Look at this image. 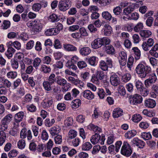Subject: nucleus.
I'll return each instance as SVG.
<instances>
[{
	"mask_svg": "<svg viewBox=\"0 0 158 158\" xmlns=\"http://www.w3.org/2000/svg\"><path fill=\"white\" fill-rule=\"evenodd\" d=\"M136 73L141 78H145L149 75L152 73L151 68L148 66H145L142 64H139L135 69Z\"/></svg>",
	"mask_w": 158,
	"mask_h": 158,
	"instance_id": "f257e3e1",
	"label": "nucleus"
},
{
	"mask_svg": "<svg viewBox=\"0 0 158 158\" xmlns=\"http://www.w3.org/2000/svg\"><path fill=\"white\" fill-rule=\"evenodd\" d=\"M110 42V39L107 37L97 38L91 43V46L92 48L96 49L100 48L102 45L109 44Z\"/></svg>",
	"mask_w": 158,
	"mask_h": 158,
	"instance_id": "f03ea898",
	"label": "nucleus"
},
{
	"mask_svg": "<svg viewBox=\"0 0 158 158\" xmlns=\"http://www.w3.org/2000/svg\"><path fill=\"white\" fill-rule=\"evenodd\" d=\"M88 127L96 133L94 135H93L90 139L91 142L93 144H95L99 143L101 136L98 133V132H101V129L98 126H96L93 124H90L88 126Z\"/></svg>",
	"mask_w": 158,
	"mask_h": 158,
	"instance_id": "7ed1b4c3",
	"label": "nucleus"
},
{
	"mask_svg": "<svg viewBox=\"0 0 158 158\" xmlns=\"http://www.w3.org/2000/svg\"><path fill=\"white\" fill-rule=\"evenodd\" d=\"M71 5V0H61L59 2L58 7L60 10L64 12L69 9Z\"/></svg>",
	"mask_w": 158,
	"mask_h": 158,
	"instance_id": "20e7f679",
	"label": "nucleus"
},
{
	"mask_svg": "<svg viewBox=\"0 0 158 158\" xmlns=\"http://www.w3.org/2000/svg\"><path fill=\"white\" fill-rule=\"evenodd\" d=\"M131 147L127 142H124L121 150V153L127 157L129 156L132 153Z\"/></svg>",
	"mask_w": 158,
	"mask_h": 158,
	"instance_id": "39448f33",
	"label": "nucleus"
},
{
	"mask_svg": "<svg viewBox=\"0 0 158 158\" xmlns=\"http://www.w3.org/2000/svg\"><path fill=\"white\" fill-rule=\"evenodd\" d=\"M143 101V98L139 94H136L133 96L131 98L130 103L131 104L136 105L138 104L141 103Z\"/></svg>",
	"mask_w": 158,
	"mask_h": 158,
	"instance_id": "423d86ee",
	"label": "nucleus"
},
{
	"mask_svg": "<svg viewBox=\"0 0 158 158\" xmlns=\"http://www.w3.org/2000/svg\"><path fill=\"white\" fill-rule=\"evenodd\" d=\"M118 58L119 62L120 65L124 66L126 65L127 62V56L126 52L121 51L119 53Z\"/></svg>",
	"mask_w": 158,
	"mask_h": 158,
	"instance_id": "0eeeda50",
	"label": "nucleus"
},
{
	"mask_svg": "<svg viewBox=\"0 0 158 158\" xmlns=\"http://www.w3.org/2000/svg\"><path fill=\"white\" fill-rule=\"evenodd\" d=\"M24 116V113L23 111H20L16 114L14 117V124L18 125L19 122L22 120Z\"/></svg>",
	"mask_w": 158,
	"mask_h": 158,
	"instance_id": "6e6552de",
	"label": "nucleus"
},
{
	"mask_svg": "<svg viewBox=\"0 0 158 158\" xmlns=\"http://www.w3.org/2000/svg\"><path fill=\"white\" fill-rule=\"evenodd\" d=\"M110 81L112 85L115 86L119 85L120 79L117 75L113 74L110 77Z\"/></svg>",
	"mask_w": 158,
	"mask_h": 158,
	"instance_id": "1a4fd4ad",
	"label": "nucleus"
},
{
	"mask_svg": "<svg viewBox=\"0 0 158 158\" xmlns=\"http://www.w3.org/2000/svg\"><path fill=\"white\" fill-rule=\"evenodd\" d=\"M105 45L103 49L107 54L111 55L115 54V50L113 46L109 44Z\"/></svg>",
	"mask_w": 158,
	"mask_h": 158,
	"instance_id": "9d476101",
	"label": "nucleus"
},
{
	"mask_svg": "<svg viewBox=\"0 0 158 158\" xmlns=\"http://www.w3.org/2000/svg\"><path fill=\"white\" fill-rule=\"evenodd\" d=\"M34 31L35 32H39L40 31L42 27V24L40 20L35 19L33 21Z\"/></svg>",
	"mask_w": 158,
	"mask_h": 158,
	"instance_id": "9b49d317",
	"label": "nucleus"
},
{
	"mask_svg": "<svg viewBox=\"0 0 158 158\" xmlns=\"http://www.w3.org/2000/svg\"><path fill=\"white\" fill-rule=\"evenodd\" d=\"M144 105L147 107L152 108L156 106V102L154 100L149 99L145 101Z\"/></svg>",
	"mask_w": 158,
	"mask_h": 158,
	"instance_id": "f8f14e48",
	"label": "nucleus"
},
{
	"mask_svg": "<svg viewBox=\"0 0 158 158\" xmlns=\"http://www.w3.org/2000/svg\"><path fill=\"white\" fill-rule=\"evenodd\" d=\"M60 128L58 126L51 127L50 130V133L52 136L58 135L61 131Z\"/></svg>",
	"mask_w": 158,
	"mask_h": 158,
	"instance_id": "ddd939ff",
	"label": "nucleus"
},
{
	"mask_svg": "<svg viewBox=\"0 0 158 158\" xmlns=\"http://www.w3.org/2000/svg\"><path fill=\"white\" fill-rule=\"evenodd\" d=\"M133 143L138 148H143L145 145V143L143 141L139 139L136 138L133 139Z\"/></svg>",
	"mask_w": 158,
	"mask_h": 158,
	"instance_id": "4468645a",
	"label": "nucleus"
},
{
	"mask_svg": "<svg viewBox=\"0 0 158 158\" xmlns=\"http://www.w3.org/2000/svg\"><path fill=\"white\" fill-rule=\"evenodd\" d=\"M83 96L85 98L91 100L94 98V94L89 90H86L83 92Z\"/></svg>",
	"mask_w": 158,
	"mask_h": 158,
	"instance_id": "2eb2a0df",
	"label": "nucleus"
},
{
	"mask_svg": "<svg viewBox=\"0 0 158 158\" xmlns=\"http://www.w3.org/2000/svg\"><path fill=\"white\" fill-rule=\"evenodd\" d=\"M79 52L82 56H86L89 55L91 52V50L88 47H84L80 49Z\"/></svg>",
	"mask_w": 158,
	"mask_h": 158,
	"instance_id": "dca6fc26",
	"label": "nucleus"
},
{
	"mask_svg": "<svg viewBox=\"0 0 158 158\" xmlns=\"http://www.w3.org/2000/svg\"><path fill=\"white\" fill-rule=\"evenodd\" d=\"M134 6H129L126 8H124L123 10V13L124 15L127 16L128 15H130L131 12L134 10Z\"/></svg>",
	"mask_w": 158,
	"mask_h": 158,
	"instance_id": "f3484780",
	"label": "nucleus"
},
{
	"mask_svg": "<svg viewBox=\"0 0 158 158\" xmlns=\"http://www.w3.org/2000/svg\"><path fill=\"white\" fill-rule=\"evenodd\" d=\"M15 52V50L10 46H8L7 51L5 52V55L9 59L12 57L13 54Z\"/></svg>",
	"mask_w": 158,
	"mask_h": 158,
	"instance_id": "a211bd4d",
	"label": "nucleus"
},
{
	"mask_svg": "<svg viewBox=\"0 0 158 158\" xmlns=\"http://www.w3.org/2000/svg\"><path fill=\"white\" fill-rule=\"evenodd\" d=\"M133 54H134L135 59L138 60H139L140 57L141 52L140 50L137 47H135L132 49Z\"/></svg>",
	"mask_w": 158,
	"mask_h": 158,
	"instance_id": "6ab92c4d",
	"label": "nucleus"
},
{
	"mask_svg": "<svg viewBox=\"0 0 158 158\" xmlns=\"http://www.w3.org/2000/svg\"><path fill=\"white\" fill-rule=\"evenodd\" d=\"M152 34L151 32L148 30H141L140 32V35L143 39L146 38H148L152 35Z\"/></svg>",
	"mask_w": 158,
	"mask_h": 158,
	"instance_id": "aec40b11",
	"label": "nucleus"
},
{
	"mask_svg": "<svg viewBox=\"0 0 158 158\" xmlns=\"http://www.w3.org/2000/svg\"><path fill=\"white\" fill-rule=\"evenodd\" d=\"M123 113L122 110L120 108L115 109L113 111V116L114 118H117L122 116Z\"/></svg>",
	"mask_w": 158,
	"mask_h": 158,
	"instance_id": "412c9836",
	"label": "nucleus"
},
{
	"mask_svg": "<svg viewBox=\"0 0 158 158\" xmlns=\"http://www.w3.org/2000/svg\"><path fill=\"white\" fill-rule=\"evenodd\" d=\"M136 133V131L135 130L130 131L125 133L124 136L126 139H130L134 136Z\"/></svg>",
	"mask_w": 158,
	"mask_h": 158,
	"instance_id": "4be33fe9",
	"label": "nucleus"
},
{
	"mask_svg": "<svg viewBox=\"0 0 158 158\" xmlns=\"http://www.w3.org/2000/svg\"><path fill=\"white\" fill-rule=\"evenodd\" d=\"M64 48L68 51H76L77 50V48L76 47L70 44H64Z\"/></svg>",
	"mask_w": 158,
	"mask_h": 158,
	"instance_id": "5701e85b",
	"label": "nucleus"
},
{
	"mask_svg": "<svg viewBox=\"0 0 158 158\" xmlns=\"http://www.w3.org/2000/svg\"><path fill=\"white\" fill-rule=\"evenodd\" d=\"M13 118L12 115L9 114L5 116L2 120L1 122L8 125L11 121Z\"/></svg>",
	"mask_w": 158,
	"mask_h": 158,
	"instance_id": "b1692460",
	"label": "nucleus"
},
{
	"mask_svg": "<svg viewBox=\"0 0 158 158\" xmlns=\"http://www.w3.org/2000/svg\"><path fill=\"white\" fill-rule=\"evenodd\" d=\"M58 77V76L56 75L54 73H52L48 77V81L51 84H53L55 82H56Z\"/></svg>",
	"mask_w": 158,
	"mask_h": 158,
	"instance_id": "393cba45",
	"label": "nucleus"
},
{
	"mask_svg": "<svg viewBox=\"0 0 158 158\" xmlns=\"http://www.w3.org/2000/svg\"><path fill=\"white\" fill-rule=\"evenodd\" d=\"M53 102V100L52 99H49L47 101H44L42 103V106L44 108L49 107L52 105Z\"/></svg>",
	"mask_w": 158,
	"mask_h": 158,
	"instance_id": "a878e982",
	"label": "nucleus"
},
{
	"mask_svg": "<svg viewBox=\"0 0 158 158\" xmlns=\"http://www.w3.org/2000/svg\"><path fill=\"white\" fill-rule=\"evenodd\" d=\"M6 134L5 132H0V146L2 145L6 139Z\"/></svg>",
	"mask_w": 158,
	"mask_h": 158,
	"instance_id": "bb28decb",
	"label": "nucleus"
},
{
	"mask_svg": "<svg viewBox=\"0 0 158 158\" xmlns=\"http://www.w3.org/2000/svg\"><path fill=\"white\" fill-rule=\"evenodd\" d=\"M81 101L78 99L73 100L72 102V106L73 108H77L81 105Z\"/></svg>",
	"mask_w": 158,
	"mask_h": 158,
	"instance_id": "cd10ccee",
	"label": "nucleus"
},
{
	"mask_svg": "<svg viewBox=\"0 0 158 158\" xmlns=\"http://www.w3.org/2000/svg\"><path fill=\"white\" fill-rule=\"evenodd\" d=\"M56 83L59 85L64 86L67 83V81L64 79L58 76Z\"/></svg>",
	"mask_w": 158,
	"mask_h": 158,
	"instance_id": "c85d7f7f",
	"label": "nucleus"
},
{
	"mask_svg": "<svg viewBox=\"0 0 158 158\" xmlns=\"http://www.w3.org/2000/svg\"><path fill=\"white\" fill-rule=\"evenodd\" d=\"M143 28V25L142 23L140 22L138 23L134 27V30L136 32L140 31Z\"/></svg>",
	"mask_w": 158,
	"mask_h": 158,
	"instance_id": "c756f323",
	"label": "nucleus"
},
{
	"mask_svg": "<svg viewBox=\"0 0 158 158\" xmlns=\"http://www.w3.org/2000/svg\"><path fill=\"white\" fill-rule=\"evenodd\" d=\"M18 152L15 149L10 150L8 153L9 158H14L16 157L18 155Z\"/></svg>",
	"mask_w": 158,
	"mask_h": 158,
	"instance_id": "7c9ffc66",
	"label": "nucleus"
},
{
	"mask_svg": "<svg viewBox=\"0 0 158 158\" xmlns=\"http://www.w3.org/2000/svg\"><path fill=\"white\" fill-rule=\"evenodd\" d=\"M92 147V145L89 142H86L82 145V149L83 150L88 151Z\"/></svg>",
	"mask_w": 158,
	"mask_h": 158,
	"instance_id": "2f4dec72",
	"label": "nucleus"
},
{
	"mask_svg": "<svg viewBox=\"0 0 158 158\" xmlns=\"http://www.w3.org/2000/svg\"><path fill=\"white\" fill-rule=\"evenodd\" d=\"M102 16L104 18L109 21H110L112 18L111 14L107 11L102 12Z\"/></svg>",
	"mask_w": 158,
	"mask_h": 158,
	"instance_id": "473e14b6",
	"label": "nucleus"
},
{
	"mask_svg": "<svg viewBox=\"0 0 158 158\" xmlns=\"http://www.w3.org/2000/svg\"><path fill=\"white\" fill-rule=\"evenodd\" d=\"M74 63L72 62L68 61L66 64L65 66L66 67L70 69H71L73 70H75L77 69V66L73 64Z\"/></svg>",
	"mask_w": 158,
	"mask_h": 158,
	"instance_id": "72a5a7b5",
	"label": "nucleus"
},
{
	"mask_svg": "<svg viewBox=\"0 0 158 158\" xmlns=\"http://www.w3.org/2000/svg\"><path fill=\"white\" fill-rule=\"evenodd\" d=\"M55 122V120L54 118L50 119L49 118H47L45 120V124L46 127H50L52 126Z\"/></svg>",
	"mask_w": 158,
	"mask_h": 158,
	"instance_id": "f704fd0d",
	"label": "nucleus"
},
{
	"mask_svg": "<svg viewBox=\"0 0 158 158\" xmlns=\"http://www.w3.org/2000/svg\"><path fill=\"white\" fill-rule=\"evenodd\" d=\"M17 76V72L15 71H10L7 73L6 76L9 78L14 79Z\"/></svg>",
	"mask_w": 158,
	"mask_h": 158,
	"instance_id": "c9c22d12",
	"label": "nucleus"
},
{
	"mask_svg": "<svg viewBox=\"0 0 158 158\" xmlns=\"http://www.w3.org/2000/svg\"><path fill=\"white\" fill-rule=\"evenodd\" d=\"M99 67L103 71H106L108 69V66L106 63L103 60H102L100 63Z\"/></svg>",
	"mask_w": 158,
	"mask_h": 158,
	"instance_id": "e433bc0d",
	"label": "nucleus"
},
{
	"mask_svg": "<svg viewBox=\"0 0 158 158\" xmlns=\"http://www.w3.org/2000/svg\"><path fill=\"white\" fill-rule=\"evenodd\" d=\"M139 92L140 94L143 96L145 97L148 95L149 91L147 88L143 87Z\"/></svg>",
	"mask_w": 158,
	"mask_h": 158,
	"instance_id": "4c0bfd02",
	"label": "nucleus"
},
{
	"mask_svg": "<svg viewBox=\"0 0 158 158\" xmlns=\"http://www.w3.org/2000/svg\"><path fill=\"white\" fill-rule=\"evenodd\" d=\"M139 17V14L136 12H134L131 13V14L129 15V19L130 20H137Z\"/></svg>",
	"mask_w": 158,
	"mask_h": 158,
	"instance_id": "58836bf2",
	"label": "nucleus"
},
{
	"mask_svg": "<svg viewBox=\"0 0 158 158\" xmlns=\"http://www.w3.org/2000/svg\"><path fill=\"white\" fill-rule=\"evenodd\" d=\"M131 75L129 73H127L124 75L122 77V81L124 82H127L131 79Z\"/></svg>",
	"mask_w": 158,
	"mask_h": 158,
	"instance_id": "ea45409f",
	"label": "nucleus"
},
{
	"mask_svg": "<svg viewBox=\"0 0 158 158\" xmlns=\"http://www.w3.org/2000/svg\"><path fill=\"white\" fill-rule=\"evenodd\" d=\"M51 69L49 67L43 64L41 65V70L44 73H49L51 71Z\"/></svg>",
	"mask_w": 158,
	"mask_h": 158,
	"instance_id": "a19ab883",
	"label": "nucleus"
},
{
	"mask_svg": "<svg viewBox=\"0 0 158 158\" xmlns=\"http://www.w3.org/2000/svg\"><path fill=\"white\" fill-rule=\"evenodd\" d=\"M142 119V117L139 114H136L134 115L132 118L133 121L136 123H138Z\"/></svg>",
	"mask_w": 158,
	"mask_h": 158,
	"instance_id": "79ce46f5",
	"label": "nucleus"
},
{
	"mask_svg": "<svg viewBox=\"0 0 158 158\" xmlns=\"http://www.w3.org/2000/svg\"><path fill=\"white\" fill-rule=\"evenodd\" d=\"M41 5L39 3L34 4L32 6L33 10L36 12L39 11L41 9Z\"/></svg>",
	"mask_w": 158,
	"mask_h": 158,
	"instance_id": "37998d69",
	"label": "nucleus"
},
{
	"mask_svg": "<svg viewBox=\"0 0 158 158\" xmlns=\"http://www.w3.org/2000/svg\"><path fill=\"white\" fill-rule=\"evenodd\" d=\"M43 84L44 88L46 90L49 91L51 89V85L52 84L48 81H44Z\"/></svg>",
	"mask_w": 158,
	"mask_h": 158,
	"instance_id": "c03bdc74",
	"label": "nucleus"
},
{
	"mask_svg": "<svg viewBox=\"0 0 158 158\" xmlns=\"http://www.w3.org/2000/svg\"><path fill=\"white\" fill-rule=\"evenodd\" d=\"M141 137L145 140H147L151 138L152 136L149 132H143L141 133Z\"/></svg>",
	"mask_w": 158,
	"mask_h": 158,
	"instance_id": "a18cd8bd",
	"label": "nucleus"
},
{
	"mask_svg": "<svg viewBox=\"0 0 158 158\" xmlns=\"http://www.w3.org/2000/svg\"><path fill=\"white\" fill-rule=\"evenodd\" d=\"M122 11V9L120 6H116L113 10V12L116 15H118L120 14Z\"/></svg>",
	"mask_w": 158,
	"mask_h": 158,
	"instance_id": "49530a36",
	"label": "nucleus"
},
{
	"mask_svg": "<svg viewBox=\"0 0 158 158\" xmlns=\"http://www.w3.org/2000/svg\"><path fill=\"white\" fill-rule=\"evenodd\" d=\"M96 58L95 56L90 57L88 59V62L90 64L95 66L96 64Z\"/></svg>",
	"mask_w": 158,
	"mask_h": 158,
	"instance_id": "de8ad7c7",
	"label": "nucleus"
},
{
	"mask_svg": "<svg viewBox=\"0 0 158 158\" xmlns=\"http://www.w3.org/2000/svg\"><path fill=\"white\" fill-rule=\"evenodd\" d=\"M34 45V42L33 40L29 41L26 45V49L27 50H31L33 47Z\"/></svg>",
	"mask_w": 158,
	"mask_h": 158,
	"instance_id": "09e8293b",
	"label": "nucleus"
},
{
	"mask_svg": "<svg viewBox=\"0 0 158 158\" xmlns=\"http://www.w3.org/2000/svg\"><path fill=\"white\" fill-rule=\"evenodd\" d=\"M135 85L138 91L141 90V89L143 87V83L139 80H137L135 81Z\"/></svg>",
	"mask_w": 158,
	"mask_h": 158,
	"instance_id": "8fccbe9b",
	"label": "nucleus"
},
{
	"mask_svg": "<svg viewBox=\"0 0 158 158\" xmlns=\"http://www.w3.org/2000/svg\"><path fill=\"white\" fill-rule=\"evenodd\" d=\"M25 141L24 140H20L18 143V147L20 149H23L25 148Z\"/></svg>",
	"mask_w": 158,
	"mask_h": 158,
	"instance_id": "3c124183",
	"label": "nucleus"
},
{
	"mask_svg": "<svg viewBox=\"0 0 158 158\" xmlns=\"http://www.w3.org/2000/svg\"><path fill=\"white\" fill-rule=\"evenodd\" d=\"M59 19L57 15L54 14H52L49 16V20H50L52 22H57L58 21Z\"/></svg>",
	"mask_w": 158,
	"mask_h": 158,
	"instance_id": "603ef678",
	"label": "nucleus"
},
{
	"mask_svg": "<svg viewBox=\"0 0 158 158\" xmlns=\"http://www.w3.org/2000/svg\"><path fill=\"white\" fill-rule=\"evenodd\" d=\"M10 25V23L9 20H4L3 22L2 27L4 29H6L9 28Z\"/></svg>",
	"mask_w": 158,
	"mask_h": 158,
	"instance_id": "864d4df0",
	"label": "nucleus"
},
{
	"mask_svg": "<svg viewBox=\"0 0 158 158\" xmlns=\"http://www.w3.org/2000/svg\"><path fill=\"white\" fill-rule=\"evenodd\" d=\"M77 65L79 69H82L86 67L87 64L84 61H80L77 62Z\"/></svg>",
	"mask_w": 158,
	"mask_h": 158,
	"instance_id": "5fc2aeb1",
	"label": "nucleus"
},
{
	"mask_svg": "<svg viewBox=\"0 0 158 158\" xmlns=\"http://www.w3.org/2000/svg\"><path fill=\"white\" fill-rule=\"evenodd\" d=\"M54 139L55 142L56 144H60L62 142V136L60 135H57L54 137Z\"/></svg>",
	"mask_w": 158,
	"mask_h": 158,
	"instance_id": "6e6d98bb",
	"label": "nucleus"
},
{
	"mask_svg": "<svg viewBox=\"0 0 158 158\" xmlns=\"http://www.w3.org/2000/svg\"><path fill=\"white\" fill-rule=\"evenodd\" d=\"M16 57L15 59H17L19 62L22 61L24 57V54L21 52H18L16 54Z\"/></svg>",
	"mask_w": 158,
	"mask_h": 158,
	"instance_id": "4d7b16f0",
	"label": "nucleus"
},
{
	"mask_svg": "<svg viewBox=\"0 0 158 158\" xmlns=\"http://www.w3.org/2000/svg\"><path fill=\"white\" fill-rule=\"evenodd\" d=\"M152 90L153 93H154L153 98H156L157 96H158V86L155 85H153L152 87Z\"/></svg>",
	"mask_w": 158,
	"mask_h": 158,
	"instance_id": "13d9d810",
	"label": "nucleus"
},
{
	"mask_svg": "<svg viewBox=\"0 0 158 158\" xmlns=\"http://www.w3.org/2000/svg\"><path fill=\"white\" fill-rule=\"evenodd\" d=\"M98 94L101 99H103L105 96L106 93L103 89H98Z\"/></svg>",
	"mask_w": 158,
	"mask_h": 158,
	"instance_id": "bf43d9fd",
	"label": "nucleus"
},
{
	"mask_svg": "<svg viewBox=\"0 0 158 158\" xmlns=\"http://www.w3.org/2000/svg\"><path fill=\"white\" fill-rule=\"evenodd\" d=\"M8 127V125L5 123H3V122H1L0 124V132H4V131H6Z\"/></svg>",
	"mask_w": 158,
	"mask_h": 158,
	"instance_id": "052dcab7",
	"label": "nucleus"
},
{
	"mask_svg": "<svg viewBox=\"0 0 158 158\" xmlns=\"http://www.w3.org/2000/svg\"><path fill=\"white\" fill-rule=\"evenodd\" d=\"M101 149L100 146L98 145L94 146L93 149L92 153L93 155L96 154Z\"/></svg>",
	"mask_w": 158,
	"mask_h": 158,
	"instance_id": "680f3d73",
	"label": "nucleus"
},
{
	"mask_svg": "<svg viewBox=\"0 0 158 158\" xmlns=\"http://www.w3.org/2000/svg\"><path fill=\"white\" fill-rule=\"evenodd\" d=\"M41 62V60L38 58H36L34 60L33 62V65L35 68L38 67Z\"/></svg>",
	"mask_w": 158,
	"mask_h": 158,
	"instance_id": "e2e57ef3",
	"label": "nucleus"
},
{
	"mask_svg": "<svg viewBox=\"0 0 158 158\" xmlns=\"http://www.w3.org/2000/svg\"><path fill=\"white\" fill-rule=\"evenodd\" d=\"M149 60L150 63L152 66H154L157 65L158 61L155 57H151L149 59Z\"/></svg>",
	"mask_w": 158,
	"mask_h": 158,
	"instance_id": "0e129e2a",
	"label": "nucleus"
},
{
	"mask_svg": "<svg viewBox=\"0 0 158 158\" xmlns=\"http://www.w3.org/2000/svg\"><path fill=\"white\" fill-rule=\"evenodd\" d=\"M77 135V132L74 130H70L69 132V137L70 139L75 138Z\"/></svg>",
	"mask_w": 158,
	"mask_h": 158,
	"instance_id": "69168bd1",
	"label": "nucleus"
},
{
	"mask_svg": "<svg viewBox=\"0 0 158 158\" xmlns=\"http://www.w3.org/2000/svg\"><path fill=\"white\" fill-rule=\"evenodd\" d=\"M48 138V135L45 130H44L41 133L42 139L44 140H47Z\"/></svg>",
	"mask_w": 158,
	"mask_h": 158,
	"instance_id": "338daca9",
	"label": "nucleus"
},
{
	"mask_svg": "<svg viewBox=\"0 0 158 158\" xmlns=\"http://www.w3.org/2000/svg\"><path fill=\"white\" fill-rule=\"evenodd\" d=\"M65 124L67 126H70L73 123V119L72 118L69 117L65 121Z\"/></svg>",
	"mask_w": 158,
	"mask_h": 158,
	"instance_id": "774afa93",
	"label": "nucleus"
}]
</instances>
